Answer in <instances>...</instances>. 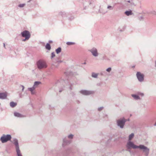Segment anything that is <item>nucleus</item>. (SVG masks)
<instances>
[{"instance_id": "obj_1", "label": "nucleus", "mask_w": 156, "mask_h": 156, "mask_svg": "<svg viewBox=\"0 0 156 156\" xmlns=\"http://www.w3.org/2000/svg\"><path fill=\"white\" fill-rule=\"evenodd\" d=\"M139 148L142 150V153L144 156H148L150 152V149L143 145H140Z\"/></svg>"}, {"instance_id": "obj_2", "label": "nucleus", "mask_w": 156, "mask_h": 156, "mask_svg": "<svg viewBox=\"0 0 156 156\" xmlns=\"http://www.w3.org/2000/svg\"><path fill=\"white\" fill-rule=\"evenodd\" d=\"M126 146L127 149V151L130 152V149L132 148L135 149L138 148L139 145L137 146L135 145L131 141H128L126 144Z\"/></svg>"}, {"instance_id": "obj_3", "label": "nucleus", "mask_w": 156, "mask_h": 156, "mask_svg": "<svg viewBox=\"0 0 156 156\" xmlns=\"http://www.w3.org/2000/svg\"><path fill=\"white\" fill-rule=\"evenodd\" d=\"M13 144L15 145L17 156H22L20 150L18 140L16 138L13 140Z\"/></svg>"}, {"instance_id": "obj_4", "label": "nucleus", "mask_w": 156, "mask_h": 156, "mask_svg": "<svg viewBox=\"0 0 156 156\" xmlns=\"http://www.w3.org/2000/svg\"><path fill=\"white\" fill-rule=\"evenodd\" d=\"M37 65L38 68L41 69L47 67V65L46 62L42 60H40L37 62Z\"/></svg>"}, {"instance_id": "obj_5", "label": "nucleus", "mask_w": 156, "mask_h": 156, "mask_svg": "<svg viewBox=\"0 0 156 156\" xmlns=\"http://www.w3.org/2000/svg\"><path fill=\"white\" fill-rule=\"evenodd\" d=\"M11 138V136L10 134H7V135L3 134L1 137L0 140L2 143H4L10 140Z\"/></svg>"}, {"instance_id": "obj_6", "label": "nucleus", "mask_w": 156, "mask_h": 156, "mask_svg": "<svg viewBox=\"0 0 156 156\" xmlns=\"http://www.w3.org/2000/svg\"><path fill=\"white\" fill-rule=\"evenodd\" d=\"M126 121V120L124 118L118 119L117 121V125L120 128L122 129L124 127Z\"/></svg>"}, {"instance_id": "obj_7", "label": "nucleus", "mask_w": 156, "mask_h": 156, "mask_svg": "<svg viewBox=\"0 0 156 156\" xmlns=\"http://www.w3.org/2000/svg\"><path fill=\"white\" fill-rule=\"evenodd\" d=\"M136 76L139 82H142L144 81V75L143 74L137 72L136 73Z\"/></svg>"}, {"instance_id": "obj_8", "label": "nucleus", "mask_w": 156, "mask_h": 156, "mask_svg": "<svg viewBox=\"0 0 156 156\" xmlns=\"http://www.w3.org/2000/svg\"><path fill=\"white\" fill-rule=\"evenodd\" d=\"M88 51L90 52L92 55L95 57H98L99 55L98 49L96 48L93 47L90 49Z\"/></svg>"}, {"instance_id": "obj_9", "label": "nucleus", "mask_w": 156, "mask_h": 156, "mask_svg": "<svg viewBox=\"0 0 156 156\" xmlns=\"http://www.w3.org/2000/svg\"><path fill=\"white\" fill-rule=\"evenodd\" d=\"M80 92L81 94L84 95H89L94 94V91L87 90H81L80 91Z\"/></svg>"}, {"instance_id": "obj_10", "label": "nucleus", "mask_w": 156, "mask_h": 156, "mask_svg": "<svg viewBox=\"0 0 156 156\" xmlns=\"http://www.w3.org/2000/svg\"><path fill=\"white\" fill-rule=\"evenodd\" d=\"M21 35L22 37L25 38H30V37L31 35L28 30H25L21 33Z\"/></svg>"}, {"instance_id": "obj_11", "label": "nucleus", "mask_w": 156, "mask_h": 156, "mask_svg": "<svg viewBox=\"0 0 156 156\" xmlns=\"http://www.w3.org/2000/svg\"><path fill=\"white\" fill-rule=\"evenodd\" d=\"M71 140H68L66 137H65L63 139V143L62 146L64 147L68 145L71 143Z\"/></svg>"}, {"instance_id": "obj_12", "label": "nucleus", "mask_w": 156, "mask_h": 156, "mask_svg": "<svg viewBox=\"0 0 156 156\" xmlns=\"http://www.w3.org/2000/svg\"><path fill=\"white\" fill-rule=\"evenodd\" d=\"M6 93H0V99H4L6 98Z\"/></svg>"}, {"instance_id": "obj_13", "label": "nucleus", "mask_w": 156, "mask_h": 156, "mask_svg": "<svg viewBox=\"0 0 156 156\" xmlns=\"http://www.w3.org/2000/svg\"><path fill=\"white\" fill-rule=\"evenodd\" d=\"M14 115L15 116L19 118H23L24 117V116L23 115L19 112H14Z\"/></svg>"}, {"instance_id": "obj_14", "label": "nucleus", "mask_w": 156, "mask_h": 156, "mask_svg": "<svg viewBox=\"0 0 156 156\" xmlns=\"http://www.w3.org/2000/svg\"><path fill=\"white\" fill-rule=\"evenodd\" d=\"M131 96L134 99L136 100H140L141 98L140 97L137 95L135 94H132Z\"/></svg>"}, {"instance_id": "obj_15", "label": "nucleus", "mask_w": 156, "mask_h": 156, "mask_svg": "<svg viewBox=\"0 0 156 156\" xmlns=\"http://www.w3.org/2000/svg\"><path fill=\"white\" fill-rule=\"evenodd\" d=\"M125 14L127 16H129L130 15H132L133 13L132 12V11L130 10L128 11H126L125 12Z\"/></svg>"}, {"instance_id": "obj_16", "label": "nucleus", "mask_w": 156, "mask_h": 156, "mask_svg": "<svg viewBox=\"0 0 156 156\" xmlns=\"http://www.w3.org/2000/svg\"><path fill=\"white\" fill-rule=\"evenodd\" d=\"M17 105L16 102L13 101L11 102L10 103V105L12 108H14Z\"/></svg>"}, {"instance_id": "obj_17", "label": "nucleus", "mask_w": 156, "mask_h": 156, "mask_svg": "<svg viewBox=\"0 0 156 156\" xmlns=\"http://www.w3.org/2000/svg\"><path fill=\"white\" fill-rule=\"evenodd\" d=\"M35 88V87L33 86L32 87L28 88V90L31 92L32 94H34V93L33 92V90Z\"/></svg>"}, {"instance_id": "obj_18", "label": "nucleus", "mask_w": 156, "mask_h": 156, "mask_svg": "<svg viewBox=\"0 0 156 156\" xmlns=\"http://www.w3.org/2000/svg\"><path fill=\"white\" fill-rule=\"evenodd\" d=\"M98 73H95L94 72H93L91 74V76L94 78H98Z\"/></svg>"}, {"instance_id": "obj_19", "label": "nucleus", "mask_w": 156, "mask_h": 156, "mask_svg": "<svg viewBox=\"0 0 156 156\" xmlns=\"http://www.w3.org/2000/svg\"><path fill=\"white\" fill-rule=\"evenodd\" d=\"M126 2L130 3L131 6H135L136 5L135 4L133 0H128Z\"/></svg>"}, {"instance_id": "obj_20", "label": "nucleus", "mask_w": 156, "mask_h": 156, "mask_svg": "<svg viewBox=\"0 0 156 156\" xmlns=\"http://www.w3.org/2000/svg\"><path fill=\"white\" fill-rule=\"evenodd\" d=\"M134 136V134L133 133H132L129 135V136L128 141H131L132 139Z\"/></svg>"}, {"instance_id": "obj_21", "label": "nucleus", "mask_w": 156, "mask_h": 156, "mask_svg": "<svg viewBox=\"0 0 156 156\" xmlns=\"http://www.w3.org/2000/svg\"><path fill=\"white\" fill-rule=\"evenodd\" d=\"M45 48L48 50H50L51 49V46L50 44L48 43H47L45 46Z\"/></svg>"}, {"instance_id": "obj_22", "label": "nucleus", "mask_w": 156, "mask_h": 156, "mask_svg": "<svg viewBox=\"0 0 156 156\" xmlns=\"http://www.w3.org/2000/svg\"><path fill=\"white\" fill-rule=\"evenodd\" d=\"M41 83V82L36 81L34 83L33 86H34L35 87H36Z\"/></svg>"}, {"instance_id": "obj_23", "label": "nucleus", "mask_w": 156, "mask_h": 156, "mask_svg": "<svg viewBox=\"0 0 156 156\" xmlns=\"http://www.w3.org/2000/svg\"><path fill=\"white\" fill-rule=\"evenodd\" d=\"M71 151V148H69L66 150V155H68L69 154V153Z\"/></svg>"}, {"instance_id": "obj_24", "label": "nucleus", "mask_w": 156, "mask_h": 156, "mask_svg": "<svg viewBox=\"0 0 156 156\" xmlns=\"http://www.w3.org/2000/svg\"><path fill=\"white\" fill-rule=\"evenodd\" d=\"M55 51L57 54H59L61 51V47H59L56 49Z\"/></svg>"}, {"instance_id": "obj_25", "label": "nucleus", "mask_w": 156, "mask_h": 156, "mask_svg": "<svg viewBox=\"0 0 156 156\" xmlns=\"http://www.w3.org/2000/svg\"><path fill=\"white\" fill-rule=\"evenodd\" d=\"M107 9L109 10H112L114 9V6H112L110 5H108V6L107 7Z\"/></svg>"}, {"instance_id": "obj_26", "label": "nucleus", "mask_w": 156, "mask_h": 156, "mask_svg": "<svg viewBox=\"0 0 156 156\" xmlns=\"http://www.w3.org/2000/svg\"><path fill=\"white\" fill-rule=\"evenodd\" d=\"M66 44L69 45H73L75 44V43L73 42H67L66 43Z\"/></svg>"}, {"instance_id": "obj_27", "label": "nucleus", "mask_w": 156, "mask_h": 156, "mask_svg": "<svg viewBox=\"0 0 156 156\" xmlns=\"http://www.w3.org/2000/svg\"><path fill=\"white\" fill-rule=\"evenodd\" d=\"M73 135L70 134L68 136V137L69 139H72L73 138Z\"/></svg>"}, {"instance_id": "obj_28", "label": "nucleus", "mask_w": 156, "mask_h": 156, "mask_svg": "<svg viewBox=\"0 0 156 156\" xmlns=\"http://www.w3.org/2000/svg\"><path fill=\"white\" fill-rule=\"evenodd\" d=\"M137 94L138 95H140L142 97H143L144 95V94L143 93L140 92H138L137 93Z\"/></svg>"}, {"instance_id": "obj_29", "label": "nucleus", "mask_w": 156, "mask_h": 156, "mask_svg": "<svg viewBox=\"0 0 156 156\" xmlns=\"http://www.w3.org/2000/svg\"><path fill=\"white\" fill-rule=\"evenodd\" d=\"M25 5V4H20L18 5V6L20 8H22Z\"/></svg>"}, {"instance_id": "obj_30", "label": "nucleus", "mask_w": 156, "mask_h": 156, "mask_svg": "<svg viewBox=\"0 0 156 156\" xmlns=\"http://www.w3.org/2000/svg\"><path fill=\"white\" fill-rule=\"evenodd\" d=\"M19 88H22V92L23 91L24 89V87L23 85H20V86L19 87Z\"/></svg>"}, {"instance_id": "obj_31", "label": "nucleus", "mask_w": 156, "mask_h": 156, "mask_svg": "<svg viewBox=\"0 0 156 156\" xmlns=\"http://www.w3.org/2000/svg\"><path fill=\"white\" fill-rule=\"evenodd\" d=\"M55 56V55L54 52H52L51 53V58L52 59Z\"/></svg>"}, {"instance_id": "obj_32", "label": "nucleus", "mask_w": 156, "mask_h": 156, "mask_svg": "<svg viewBox=\"0 0 156 156\" xmlns=\"http://www.w3.org/2000/svg\"><path fill=\"white\" fill-rule=\"evenodd\" d=\"M99 11L100 13H102V14H105L107 12V11H106V12L102 11L101 9H100Z\"/></svg>"}, {"instance_id": "obj_33", "label": "nucleus", "mask_w": 156, "mask_h": 156, "mask_svg": "<svg viewBox=\"0 0 156 156\" xmlns=\"http://www.w3.org/2000/svg\"><path fill=\"white\" fill-rule=\"evenodd\" d=\"M103 108H104V107H101L98 108V111H101L103 109Z\"/></svg>"}, {"instance_id": "obj_34", "label": "nucleus", "mask_w": 156, "mask_h": 156, "mask_svg": "<svg viewBox=\"0 0 156 156\" xmlns=\"http://www.w3.org/2000/svg\"><path fill=\"white\" fill-rule=\"evenodd\" d=\"M106 71H107L108 72H110L111 70V67H109L107 69H106Z\"/></svg>"}, {"instance_id": "obj_35", "label": "nucleus", "mask_w": 156, "mask_h": 156, "mask_svg": "<svg viewBox=\"0 0 156 156\" xmlns=\"http://www.w3.org/2000/svg\"><path fill=\"white\" fill-rule=\"evenodd\" d=\"M105 74V72H101L100 73V74L101 76L104 75Z\"/></svg>"}, {"instance_id": "obj_36", "label": "nucleus", "mask_w": 156, "mask_h": 156, "mask_svg": "<svg viewBox=\"0 0 156 156\" xmlns=\"http://www.w3.org/2000/svg\"><path fill=\"white\" fill-rule=\"evenodd\" d=\"M64 87H62V88H60L59 90V92H61L63 90V88Z\"/></svg>"}, {"instance_id": "obj_37", "label": "nucleus", "mask_w": 156, "mask_h": 156, "mask_svg": "<svg viewBox=\"0 0 156 156\" xmlns=\"http://www.w3.org/2000/svg\"><path fill=\"white\" fill-rule=\"evenodd\" d=\"M57 62H58V63H61L63 62V61L61 60H59L58 59L56 61Z\"/></svg>"}, {"instance_id": "obj_38", "label": "nucleus", "mask_w": 156, "mask_h": 156, "mask_svg": "<svg viewBox=\"0 0 156 156\" xmlns=\"http://www.w3.org/2000/svg\"><path fill=\"white\" fill-rule=\"evenodd\" d=\"M61 13L62 16H64V15L66 14V13L65 12H61Z\"/></svg>"}, {"instance_id": "obj_39", "label": "nucleus", "mask_w": 156, "mask_h": 156, "mask_svg": "<svg viewBox=\"0 0 156 156\" xmlns=\"http://www.w3.org/2000/svg\"><path fill=\"white\" fill-rule=\"evenodd\" d=\"M29 38H25V39L23 40L22 41H25L26 40H28Z\"/></svg>"}, {"instance_id": "obj_40", "label": "nucleus", "mask_w": 156, "mask_h": 156, "mask_svg": "<svg viewBox=\"0 0 156 156\" xmlns=\"http://www.w3.org/2000/svg\"><path fill=\"white\" fill-rule=\"evenodd\" d=\"M19 97L20 98L23 97V95L21 94V93H19Z\"/></svg>"}, {"instance_id": "obj_41", "label": "nucleus", "mask_w": 156, "mask_h": 156, "mask_svg": "<svg viewBox=\"0 0 156 156\" xmlns=\"http://www.w3.org/2000/svg\"><path fill=\"white\" fill-rule=\"evenodd\" d=\"M71 94L73 96H74L75 95V94L73 92H72L71 93Z\"/></svg>"}, {"instance_id": "obj_42", "label": "nucleus", "mask_w": 156, "mask_h": 156, "mask_svg": "<svg viewBox=\"0 0 156 156\" xmlns=\"http://www.w3.org/2000/svg\"><path fill=\"white\" fill-rule=\"evenodd\" d=\"M101 85V83H97V86H100Z\"/></svg>"}, {"instance_id": "obj_43", "label": "nucleus", "mask_w": 156, "mask_h": 156, "mask_svg": "<svg viewBox=\"0 0 156 156\" xmlns=\"http://www.w3.org/2000/svg\"><path fill=\"white\" fill-rule=\"evenodd\" d=\"M143 19V18L142 16H140L139 17V19L141 20Z\"/></svg>"}, {"instance_id": "obj_44", "label": "nucleus", "mask_w": 156, "mask_h": 156, "mask_svg": "<svg viewBox=\"0 0 156 156\" xmlns=\"http://www.w3.org/2000/svg\"><path fill=\"white\" fill-rule=\"evenodd\" d=\"M104 117V118L106 117L107 118H108V115H105Z\"/></svg>"}, {"instance_id": "obj_45", "label": "nucleus", "mask_w": 156, "mask_h": 156, "mask_svg": "<svg viewBox=\"0 0 156 156\" xmlns=\"http://www.w3.org/2000/svg\"><path fill=\"white\" fill-rule=\"evenodd\" d=\"M49 43H52V41L51 40H50L49 41Z\"/></svg>"}, {"instance_id": "obj_46", "label": "nucleus", "mask_w": 156, "mask_h": 156, "mask_svg": "<svg viewBox=\"0 0 156 156\" xmlns=\"http://www.w3.org/2000/svg\"><path fill=\"white\" fill-rule=\"evenodd\" d=\"M3 46H4V47L5 48V44L4 43H3Z\"/></svg>"}, {"instance_id": "obj_47", "label": "nucleus", "mask_w": 156, "mask_h": 156, "mask_svg": "<svg viewBox=\"0 0 156 156\" xmlns=\"http://www.w3.org/2000/svg\"><path fill=\"white\" fill-rule=\"evenodd\" d=\"M69 89L71 90H72V87H69Z\"/></svg>"}, {"instance_id": "obj_48", "label": "nucleus", "mask_w": 156, "mask_h": 156, "mask_svg": "<svg viewBox=\"0 0 156 156\" xmlns=\"http://www.w3.org/2000/svg\"><path fill=\"white\" fill-rule=\"evenodd\" d=\"M154 126H156V121L155 123V124H154Z\"/></svg>"}, {"instance_id": "obj_49", "label": "nucleus", "mask_w": 156, "mask_h": 156, "mask_svg": "<svg viewBox=\"0 0 156 156\" xmlns=\"http://www.w3.org/2000/svg\"><path fill=\"white\" fill-rule=\"evenodd\" d=\"M86 64V62H84V63H83V64Z\"/></svg>"}, {"instance_id": "obj_50", "label": "nucleus", "mask_w": 156, "mask_h": 156, "mask_svg": "<svg viewBox=\"0 0 156 156\" xmlns=\"http://www.w3.org/2000/svg\"><path fill=\"white\" fill-rule=\"evenodd\" d=\"M30 1H31V0H29V1H28L27 2H30Z\"/></svg>"}, {"instance_id": "obj_51", "label": "nucleus", "mask_w": 156, "mask_h": 156, "mask_svg": "<svg viewBox=\"0 0 156 156\" xmlns=\"http://www.w3.org/2000/svg\"><path fill=\"white\" fill-rule=\"evenodd\" d=\"M155 66L156 67V60L155 62Z\"/></svg>"}, {"instance_id": "obj_52", "label": "nucleus", "mask_w": 156, "mask_h": 156, "mask_svg": "<svg viewBox=\"0 0 156 156\" xmlns=\"http://www.w3.org/2000/svg\"><path fill=\"white\" fill-rule=\"evenodd\" d=\"M91 4V2H90V4Z\"/></svg>"}]
</instances>
